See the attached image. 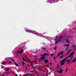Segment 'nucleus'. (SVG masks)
Returning <instances> with one entry per match:
<instances>
[{"label":"nucleus","instance_id":"obj_1","mask_svg":"<svg viewBox=\"0 0 76 76\" xmlns=\"http://www.w3.org/2000/svg\"><path fill=\"white\" fill-rule=\"evenodd\" d=\"M74 54H75V53H72L71 54H70L69 56L68 57H67L64 59H63L61 62L60 63L61 64V66H62V65H64V63H65V61H66V59H67V58L68 57H69V58H71L69 60V61L68 62V64H69L70 61L72 60V58L73 57V55H74Z\"/></svg>","mask_w":76,"mask_h":76},{"label":"nucleus","instance_id":"obj_2","mask_svg":"<svg viewBox=\"0 0 76 76\" xmlns=\"http://www.w3.org/2000/svg\"><path fill=\"white\" fill-rule=\"evenodd\" d=\"M61 38H62V37L61 36H56L55 39L56 42L55 43V44H57V42H61Z\"/></svg>","mask_w":76,"mask_h":76},{"label":"nucleus","instance_id":"obj_3","mask_svg":"<svg viewBox=\"0 0 76 76\" xmlns=\"http://www.w3.org/2000/svg\"><path fill=\"white\" fill-rule=\"evenodd\" d=\"M26 32H30V33H33V34H35V35H37L38 34V33H35L34 31H32L31 30H26Z\"/></svg>","mask_w":76,"mask_h":76},{"label":"nucleus","instance_id":"obj_4","mask_svg":"<svg viewBox=\"0 0 76 76\" xmlns=\"http://www.w3.org/2000/svg\"><path fill=\"white\" fill-rule=\"evenodd\" d=\"M45 59V57L42 56V57H40L41 60H43L44 61V60Z\"/></svg>","mask_w":76,"mask_h":76},{"label":"nucleus","instance_id":"obj_5","mask_svg":"<svg viewBox=\"0 0 76 76\" xmlns=\"http://www.w3.org/2000/svg\"><path fill=\"white\" fill-rule=\"evenodd\" d=\"M63 69H62L60 71H56V72H58V73H62V72H63Z\"/></svg>","mask_w":76,"mask_h":76},{"label":"nucleus","instance_id":"obj_6","mask_svg":"<svg viewBox=\"0 0 76 76\" xmlns=\"http://www.w3.org/2000/svg\"><path fill=\"white\" fill-rule=\"evenodd\" d=\"M48 56V54L45 53L43 54L42 55H41V56H43V57H44V56Z\"/></svg>","mask_w":76,"mask_h":76},{"label":"nucleus","instance_id":"obj_7","mask_svg":"<svg viewBox=\"0 0 76 76\" xmlns=\"http://www.w3.org/2000/svg\"><path fill=\"white\" fill-rule=\"evenodd\" d=\"M23 50H22L20 51H19L18 53H19L20 54H22V53H23Z\"/></svg>","mask_w":76,"mask_h":76},{"label":"nucleus","instance_id":"obj_8","mask_svg":"<svg viewBox=\"0 0 76 76\" xmlns=\"http://www.w3.org/2000/svg\"><path fill=\"white\" fill-rule=\"evenodd\" d=\"M76 61V58H75L72 61V63H75V62Z\"/></svg>","mask_w":76,"mask_h":76},{"label":"nucleus","instance_id":"obj_9","mask_svg":"<svg viewBox=\"0 0 76 76\" xmlns=\"http://www.w3.org/2000/svg\"><path fill=\"white\" fill-rule=\"evenodd\" d=\"M48 60H46L45 61V63L46 64L48 63Z\"/></svg>","mask_w":76,"mask_h":76},{"label":"nucleus","instance_id":"obj_10","mask_svg":"<svg viewBox=\"0 0 76 76\" xmlns=\"http://www.w3.org/2000/svg\"><path fill=\"white\" fill-rule=\"evenodd\" d=\"M42 50H46V48H41Z\"/></svg>","mask_w":76,"mask_h":76},{"label":"nucleus","instance_id":"obj_11","mask_svg":"<svg viewBox=\"0 0 76 76\" xmlns=\"http://www.w3.org/2000/svg\"><path fill=\"white\" fill-rule=\"evenodd\" d=\"M15 64L16 66H17V67H18L19 66V65H18V64L16 63H15Z\"/></svg>","mask_w":76,"mask_h":76},{"label":"nucleus","instance_id":"obj_12","mask_svg":"<svg viewBox=\"0 0 76 76\" xmlns=\"http://www.w3.org/2000/svg\"><path fill=\"white\" fill-rule=\"evenodd\" d=\"M70 45L69 44H67V45H64V46L65 47H68V46H69Z\"/></svg>","mask_w":76,"mask_h":76},{"label":"nucleus","instance_id":"obj_13","mask_svg":"<svg viewBox=\"0 0 76 76\" xmlns=\"http://www.w3.org/2000/svg\"><path fill=\"white\" fill-rule=\"evenodd\" d=\"M67 70H68V69H67V68H66L65 70V72H66V73H67Z\"/></svg>","mask_w":76,"mask_h":76},{"label":"nucleus","instance_id":"obj_14","mask_svg":"<svg viewBox=\"0 0 76 76\" xmlns=\"http://www.w3.org/2000/svg\"><path fill=\"white\" fill-rule=\"evenodd\" d=\"M60 55V53H59V54H58L57 56L56 57H58Z\"/></svg>","mask_w":76,"mask_h":76},{"label":"nucleus","instance_id":"obj_15","mask_svg":"<svg viewBox=\"0 0 76 76\" xmlns=\"http://www.w3.org/2000/svg\"><path fill=\"white\" fill-rule=\"evenodd\" d=\"M57 48V47H53V48H54V50H56V48Z\"/></svg>","mask_w":76,"mask_h":76},{"label":"nucleus","instance_id":"obj_16","mask_svg":"<svg viewBox=\"0 0 76 76\" xmlns=\"http://www.w3.org/2000/svg\"><path fill=\"white\" fill-rule=\"evenodd\" d=\"M10 72H7V75H9V74H10Z\"/></svg>","mask_w":76,"mask_h":76},{"label":"nucleus","instance_id":"obj_17","mask_svg":"<svg viewBox=\"0 0 76 76\" xmlns=\"http://www.w3.org/2000/svg\"><path fill=\"white\" fill-rule=\"evenodd\" d=\"M10 68H7V69L6 70H5V71H7V70H10Z\"/></svg>","mask_w":76,"mask_h":76},{"label":"nucleus","instance_id":"obj_18","mask_svg":"<svg viewBox=\"0 0 76 76\" xmlns=\"http://www.w3.org/2000/svg\"><path fill=\"white\" fill-rule=\"evenodd\" d=\"M66 42H68V43L69 42V41H68V39H66Z\"/></svg>","mask_w":76,"mask_h":76},{"label":"nucleus","instance_id":"obj_19","mask_svg":"<svg viewBox=\"0 0 76 76\" xmlns=\"http://www.w3.org/2000/svg\"><path fill=\"white\" fill-rule=\"evenodd\" d=\"M23 61H26V60L24 59V58H23Z\"/></svg>","mask_w":76,"mask_h":76},{"label":"nucleus","instance_id":"obj_20","mask_svg":"<svg viewBox=\"0 0 76 76\" xmlns=\"http://www.w3.org/2000/svg\"><path fill=\"white\" fill-rule=\"evenodd\" d=\"M63 51H62L60 53V54L61 53V54H63Z\"/></svg>","mask_w":76,"mask_h":76},{"label":"nucleus","instance_id":"obj_21","mask_svg":"<svg viewBox=\"0 0 76 76\" xmlns=\"http://www.w3.org/2000/svg\"><path fill=\"white\" fill-rule=\"evenodd\" d=\"M30 64H31V66H33V64H32V63H31Z\"/></svg>","mask_w":76,"mask_h":76},{"label":"nucleus","instance_id":"obj_22","mask_svg":"<svg viewBox=\"0 0 76 76\" xmlns=\"http://www.w3.org/2000/svg\"><path fill=\"white\" fill-rule=\"evenodd\" d=\"M37 75L38 76H40V75H39V73L37 74Z\"/></svg>","mask_w":76,"mask_h":76},{"label":"nucleus","instance_id":"obj_23","mask_svg":"<svg viewBox=\"0 0 76 76\" xmlns=\"http://www.w3.org/2000/svg\"><path fill=\"white\" fill-rule=\"evenodd\" d=\"M56 60V57L54 56V61H55Z\"/></svg>","mask_w":76,"mask_h":76},{"label":"nucleus","instance_id":"obj_24","mask_svg":"<svg viewBox=\"0 0 76 76\" xmlns=\"http://www.w3.org/2000/svg\"><path fill=\"white\" fill-rule=\"evenodd\" d=\"M30 73H34V71H31L30 72Z\"/></svg>","mask_w":76,"mask_h":76},{"label":"nucleus","instance_id":"obj_25","mask_svg":"<svg viewBox=\"0 0 76 76\" xmlns=\"http://www.w3.org/2000/svg\"><path fill=\"white\" fill-rule=\"evenodd\" d=\"M9 63H10V64H12V62H11V61H9Z\"/></svg>","mask_w":76,"mask_h":76},{"label":"nucleus","instance_id":"obj_26","mask_svg":"<svg viewBox=\"0 0 76 76\" xmlns=\"http://www.w3.org/2000/svg\"><path fill=\"white\" fill-rule=\"evenodd\" d=\"M68 49H69V47L67 48L66 49L65 51H66L67 50H68Z\"/></svg>","mask_w":76,"mask_h":76},{"label":"nucleus","instance_id":"obj_27","mask_svg":"<svg viewBox=\"0 0 76 76\" xmlns=\"http://www.w3.org/2000/svg\"><path fill=\"white\" fill-rule=\"evenodd\" d=\"M63 56H62L60 57V58H63Z\"/></svg>","mask_w":76,"mask_h":76},{"label":"nucleus","instance_id":"obj_28","mask_svg":"<svg viewBox=\"0 0 76 76\" xmlns=\"http://www.w3.org/2000/svg\"><path fill=\"white\" fill-rule=\"evenodd\" d=\"M53 55H54V54H52L51 55H50V56H53Z\"/></svg>","mask_w":76,"mask_h":76},{"label":"nucleus","instance_id":"obj_29","mask_svg":"<svg viewBox=\"0 0 76 76\" xmlns=\"http://www.w3.org/2000/svg\"><path fill=\"white\" fill-rule=\"evenodd\" d=\"M33 62H34V63H37V61H33Z\"/></svg>","mask_w":76,"mask_h":76},{"label":"nucleus","instance_id":"obj_30","mask_svg":"<svg viewBox=\"0 0 76 76\" xmlns=\"http://www.w3.org/2000/svg\"><path fill=\"white\" fill-rule=\"evenodd\" d=\"M1 64H3V65H5V64H3V63H1Z\"/></svg>","mask_w":76,"mask_h":76},{"label":"nucleus","instance_id":"obj_31","mask_svg":"<svg viewBox=\"0 0 76 76\" xmlns=\"http://www.w3.org/2000/svg\"><path fill=\"white\" fill-rule=\"evenodd\" d=\"M69 60L68 59L67 61H66V62L68 61Z\"/></svg>","mask_w":76,"mask_h":76},{"label":"nucleus","instance_id":"obj_32","mask_svg":"<svg viewBox=\"0 0 76 76\" xmlns=\"http://www.w3.org/2000/svg\"><path fill=\"white\" fill-rule=\"evenodd\" d=\"M62 69V68H61L59 69V70H61Z\"/></svg>","mask_w":76,"mask_h":76},{"label":"nucleus","instance_id":"obj_33","mask_svg":"<svg viewBox=\"0 0 76 76\" xmlns=\"http://www.w3.org/2000/svg\"><path fill=\"white\" fill-rule=\"evenodd\" d=\"M2 63H6V62H4V61H3V62H2Z\"/></svg>","mask_w":76,"mask_h":76},{"label":"nucleus","instance_id":"obj_34","mask_svg":"<svg viewBox=\"0 0 76 76\" xmlns=\"http://www.w3.org/2000/svg\"><path fill=\"white\" fill-rule=\"evenodd\" d=\"M35 60H38V59L36 58V59H35Z\"/></svg>","mask_w":76,"mask_h":76},{"label":"nucleus","instance_id":"obj_35","mask_svg":"<svg viewBox=\"0 0 76 76\" xmlns=\"http://www.w3.org/2000/svg\"><path fill=\"white\" fill-rule=\"evenodd\" d=\"M22 63H23V64H24V62L23 61L22 62Z\"/></svg>","mask_w":76,"mask_h":76},{"label":"nucleus","instance_id":"obj_36","mask_svg":"<svg viewBox=\"0 0 76 76\" xmlns=\"http://www.w3.org/2000/svg\"><path fill=\"white\" fill-rule=\"evenodd\" d=\"M50 65H51V64H52L51 63V62H50Z\"/></svg>","mask_w":76,"mask_h":76},{"label":"nucleus","instance_id":"obj_37","mask_svg":"<svg viewBox=\"0 0 76 76\" xmlns=\"http://www.w3.org/2000/svg\"><path fill=\"white\" fill-rule=\"evenodd\" d=\"M49 50H52V48H50V49H49Z\"/></svg>","mask_w":76,"mask_h":76},{"label":"nucleus","instance_id":"obj_38","mask_svg":"<svg viewBox=\"0 0 76 76\" xmlns=\"http://www.w3.org/2000/svg\"><path fill=\"white\" fill-rule=\"evenodd\" d=\"M71 51H72V50H70L68 52H70Z\"/></svg>","mask_w":76,"mask_h":76},{"label":"nucleus","instance_id":"obj_39","mask_svg":"<svg viewBox=\"0 0 76 76\" xmlns=\"http://www.w3.org/2000/svg\"><path fill=\"white\" fill-rule=\"evenodd\" d=\"M27 69H28V68L27 67H26V70H27Z\"/></svg>","mask_w":76,"mask_h":76},{"label":"nucleus","instance_id":"obj_40","mask_svg":"<svg viewBox=\"0 0 76 76\" xmlns=\"http://www.w3.org/2000/svg\"><path fill=\"white\" fill-rule=\"evenodd\" d=\"M36 57V56L34 55V57Z\"/></svg>","mask_w":76,"mask_h":76},{"label":"nucleus","instance_id":"obj_41","mask_svg":"<svg viewBox=\"0 0 76 76\" xmlns=\"http://www.w3.org/2000/svg\"><path fill=\"white\" fill-rule=\"evenodd\" d=\"M28 66L29 67V65L28 64Z\"/></svg>","mask_w":76,"mask_h":76},{"label":"nucleus","instance_id":"obj_42","mask_svg":"<svg viewBox=\"0 0 76 76\" xmlns=\"http://www.w3.org/2000/svg\"><path fill=\"white\" fill-rule=\"evenodd\" d=\"M14 63H15V61H14Z\"/></svg>","mask_w":76,"mask_h":76},{"label":"nucleus","instance_id":"obj_43","mask_svg":"<svg viewBox=\"0 0 76 76\" xmlns=\"http://www.w3.org/2000/svg\"><path fill=\"white\" fill-rule=\"evenodd\" d=\"M72 47H74V46L72 45Z\"/></svg>","mask_w":76,"mask_h":76},{"label":"nucleus","instance_id":"obj_44","mask_svg":"<svg viewBox=\"0 0 76 76\" xmlns=\"http://www.w3.org/2000/svg\"><path fill=\"white\" fill-rule=\"evenodd\" d=\"M31 76H34V75H31Z\"/></svg>","mask_w":76,"mask_h":76},{"label":"nucleus","instance_id":"obj_45","mask_svg":"<svg viewBox=\"0 0 76 76\" xmlns=\"http://www.w3.org/2000/svg\"><path fill=\"white\" fill-rule=\"evenodd\" d=\"M38 51H36V52L37 53V52H38Z\"/></svg>","mask_w":76,"mask_h":76},{"label":"nucleus","instance_id":"obj_46","mask_svg":"<svg viewBox=\"0 0 76 76\" xmlns=\"http://www.w3.org/2000/svg\"><path fill=\"white\" fill-rule=\"evenodd\" d=\"M50 69H52V68H51Z\"/></svg>","mask_w":76,"mask_h":76},{"label":"nucleus","instance_id":"obj_47","mask_svg":"<svg viewBox=\"0 0 76 76\" xmlns=\"http://www.w3.org/2000/svg\"><path fill=\"white\" fill-rule=\"evenodd\" d=\"M12 61H13V59L12 60Z\"/></svg>","mask_w":76,"mask_h":76},{"label":"nucleus","instance_id":"obj_48","mask_svg":"<svg viewBox=\"0 0 76 76\" xmlns=\"http://www.w3.org/2000/svg\"><path fill=\"white\" fill-rule=\"evenodd\" d=\"M23 66H24V65L23 64Z\"/></svg>","mask_w":76,"mask_h":76},{"label":"nucleus","instance_id":"obj_49","mask_svg":"<svg viewBox=\"0 0 76 76\" xmlns=\"http://www.w3.org/2000/svg\"><path fill=\"white\" fill-rule=\"evenodd\" d=\"M6 69L5 68H4V70H5Z\"/></svg>","mask_w":76,"mask_h":76},{"label":"nucleus","instance_id":"obj_50","mask_svg":"<svg viewBox=\"0 0 76 76\" xmlns=\"http://www.w3.org/2000/svg\"><path fill=\"white\" fill-rule=\"evenodd\" d=\"M58 68L57 69V70H58Z\"/></svg>","mask_w":76,"mask_h":76},{"label":"nucleus","instance_id":"obj_51","mask_svg":"<svg viewBox=\"0 0 76 76\" xmlns=\"http://www.w3.org/2000/svg\"><path fill=\"white\" fill-rule=\"evenodd\" d=\"M43 72H44V70H43Z\"/></svg>","mask_w":76,"mask_h":76},{"label":"nucleus","instance_id":"obj_52","mask_svg":"<svg viewBox=\"0 0 76 76\" xmlns=\"http://www.w3.org/2000/svg\"><path fill=\"white\" fill-rule=\"evenodd\" d=\"M40 50L39 49V51H40Z\"/></svg>","mask_w":76,"mask_h":76},{"label":"nucleus","instance_id":"obj_53","mask_svg":"<svg viewBox=\"0 0 76 76\" xmlns=\"http://www.w3.org/2000/svg\"><path fill=\"white\" fill-rule=\"evenodd\" d=\"M3 68H1V69H3Z\"/></svg>","mask_w":76,"mask_h":76},{"label":"nucleus","instance_id":"obj_54","mask_svg":"<svg viewBox=\"0 0 76 76\" xmlns=\"http://www.w3.org/2000/svg\"><path fill=\"white\" fill-rule=\"evenodd\" d=\"M68 54H66V55H68Z\"/></svg>","mask_w":76,"mask_h":76},{"label":"nucleus","instance_id":"obj_55","mask_svg":"<svg viewBox=\"0 0 76 76\" xmlns=\"http://www.w3.org/2000/svg\"><path fill=\"white\" fill-rule=\"evenodd\" d=\"M40 76H41V75H40Z\"/></svg>","mask_w":76,"mask_h":76},{"label":"nucleus","instance_id":"obj_56","mask_svg":"<svg viewBox=\"0 0 76 76\" xmlns=\"http://www.w3.org/2000/svg\"><path fill=\"white\" fill-rule=\"evenodd\" d=\"M36 57H37V56H36Z\"/></svg>","mask_w":76,"mask_h":76}]
</instances>
